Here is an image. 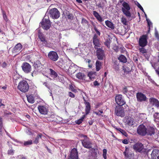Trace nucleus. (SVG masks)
<instances>
[{
	"mask_svg": "<svg viewBox=\"0 0 159 159\" xmlns=\"http://www.w3.org/2000/svg\"><path fill=\"white\" fill-rule=\"evenodd\" d=\"M103 157L104 159H107V149H104L103 150Z\"/></svg>",
	"mask_w": 159,
	"mask_h": 159,
	"instance_id": "8fccbe9b",
	"label": "nucleus"
},
{
	"mask_svg": "<svg viewBox=\"0 0 159 159\" xmlns=\"http://www.w3.org/2000/svg\"><path fill=\"white\" fill-rule=\"evenodd\" d=\"M66 68V70H68L69 72H70L71 74L74 73L76 71L77 66L75 64L71 63H69L68 66H69Z\"/></svg>",
	"mask_w": 159,
	"mask_h": 159,
	"instance_id": "f3484780",
	"label": "nucleus"
},
{
	"mask_svg": "<svg viewBox=\"0 0 159 159\" xmlns=\"http://www.w3.org/2000/svg\"><path fill=\"white\" fill-rule=\"evenodd\" d=\"M93 85L95 86H99L100 85V84L98 81L95 80L93 82Z\"/></svg>",
	"mask_w": 159,
	"mask_h": 159,
	"instance_id": "e2e57ef3",
	"label": "nucleus"
},
{
	"mask_svg": "<svg viewBox=\"0 0 159 159\" xmlns=\"http://www.w3.org/2000/svg\"><path fill=\"white\" fill-rule=\"evenodd\" d=\"M17 88L21 92L25 93L28 91L29 86L26 80H22L19 83Z\"/></svg>",
	"mask_w": 159,
	"mask_h": 159,
	"instance_id": "f03ea898",
	"label": "nucleus"
},
{
	"mask_svg": "<svg viewBox=\"0 0 159 159\" xmlns=\"http://www.w3.org/2000/svg\"><path fill=\"white\" fill-rule=\"evenodd\" d=\"M3 18L6 21H7V18L6 14L5 13H3Z\"/></svg>",
	"mask_w": 159,
	"mask_h": 159,
	"instance_id": "680f3d73",
	"label": "nucleus"
},
{
	"mask_svg": "<svg viewBox=\"0 0 159 159\" xmlns=\"http://www.w3.org/2000/svg\"><path fill=\"white\" fill-rule=\"evenodd\" d=\"M145 125L146 127V135L150 136L154 135L156 129V128L154 126H152L149 123L146 124Z\"/></svg>",
	"mask_w": 159,
	"mask_h": 159,
	"instance_id": "423d86ee",
	"label": "nucleus"
},
{
	"mask_svg": "<svg viewBox=\"0 0 159 159\" xmlns=\"http://www.w3.org/2000/svg\"><path fill=\"white\" fill-rule=\"evenodd\" d=\"M128 63L127 65H124L122 66V69L124 72L123 75L126 76V75L129 74V73L131 71V69L130 68V66L128 65Z\"/></svg>",
	"mask_w": 159,
	"mask_h": 159,
	"instance_id": "a211bd4d",
	"label": "nucleus"
},
{
	"mask_svg": "<svg viewBox=\"0 0 159 159\" xmlns=\"http://www.w3.org/2000/svg\"><path fill=\"white\" fill-rule=\"evenodd\" d=\"M81 23L83 25H85L86 24H88V21L85 19L83 18L81 21Z\"/></svg>",
	"mask_w": 159,
	"mask_h": 159,
	"instance_id": "603ef678",
	"label": "nucleus"
},
{
	"mask_svg": "<svg viewBox=\"0 0 159 159\" xmlns=\"http://www.w3.org/2000/svg\"><path fill=\"white\" fill-rule=\"evenodd\" d=\"M32 143V140H30L28 141L25 142L24 143V146H26L29 145H31Z\"/></svg>",
	"mask_w": 159,
	"mask_h": 159,
	"instance_id": "a18cd8bd",
	"label": "nucleus"
},
{
	"mask_svg": "<svg viewBox=\"0 0 159 159\" xmlns=\"http://www.w3.org/2000/svg\"><path fill=\"white\" fill-rule=\"evenodd\" d=\"M147 37V35H143L140 37L139 42L140 46L144 47L147 45L148 43Z\"/></svg>",
	"mask_w": 159,
	"mask_h": 159,
	"instance_id": "9d476101",
	"label": "nucleus"
},
{
	"mask_svg": "<svg viewBox=\"0 0 159 159\" xmlns=\"http://www.w3.org/2000/svg\"><path fill=\"white\" fill-rule=\"evenodd\" d=\"M104 44L108 48H109L110 47V42L109 40L107 39L104 42Z\"/></svg>",
	"mask_w": 159,
	"mask_h": 159,
	"instance_id": "3c124183",
	"label": "nucleus"
},
{
	"mask_svg": "<svg viewBox=\"0 0 159 159\" xmlns=\"http://www.w3.org/2000/svg\"><path fill=\"white\" fill-rule=\"evenodd\" d=\"M14 150L11 149H9L7 151V154L9 155H13L14 154Z\"/></svg>",
	"mask_w": 159,
	"mask_h": 159,
	"instance_id": "de8ad7c7",
	"label": "nucleus"
},
{
	"mask_svg": "<svg viewBox=\"0 0 159 159\" xmlns=\"http://www.w3.org/2000/svg\"><path fill=\"white\" fill-rule=\"evenodd\" d=\"M40 24L42 28L45 30H48L51 26V22L49 19L44 18Z\"/></svg>",
	"mask_w": 159,
	"mask_h": 159,
	"instance_id": "1a4fd4ad",
	"label": "nucleus"
},
{
	"mask_svg": "<svg viewBox=\"0 0 159 159\" xmlns=\"http://www.w3.org/2000/svg\"><path fill=\"white\" fill-rule=\"evenodd\" d=\"M93 14L97 20L99 22H102L103 20L101 16L96 11H93Z\"/></svg>",
	"mask_w": 159,
	"mask_h": 159,
	"instance_id": "cd10ccee",
	"label": "nucleus"
},
{
	"mask_svg": "<svg viewBox=\"0 0 159 159\" xmlns=\"http://www.w3.org/2000/svg\"><path fill=\"white\" fill-rule=\"evenodd\" d=\"M83 121V120H82L80 118L79 119V120L76 121H75V123L76 124L78 125H80V124H81L82 122Z\"/></svg>",
	"mask_w": 159,
	"mask_h": 159,
	"instance_id": "4d7b16f0",
	"label": "nucleus"
},
{
	"mask_svg": "<svg viewBox=\"0 0 159 159\" xmlns=\"http://www.w3.org/2000/svg\"><path fill=\"white\" fill-rule=\"evenodd\" d=\"M129 149L125 147V150L123 152L125 159H134V154L131 152L129 153Z\"/></svg>",
	"mask_w": 159,
	"mask_h": 159,
	"instance_id": "2eb2a0df",
	"label": "nucleus"
},
{
	"mask_svg": "<svg viewBox=\"0 0 159 159\" xmlns=\"http://www.w3.org/2000/svg\"><path fill=\"white\" fill-rule=\"evenodd\" d=\"M48 57L50 60L56 61L58 60L59 57L56 52L51 51L48 53Z\"/></svg>",
	"mask_w": 159,
	"mask_h": 159,
	"instance_id": "9b49d317",
	"label": "nucleus"
},
{
	"mask_svg": "<svg viewBox=\"0 0 159 159\" xmlns=\"http://www.w3.org/2000/svg\"><path fill=\"white\" fill-rule=\"evenodd\" d=\"M155 36L157 40L159 41V35L158 32L157 31L155 32Z\"/></svg>",
	"mask_w": 159,
	"mask_h": 159,
	"instance_id": "052dcab7",
	"label": "nucleus"
},
{
	"mask_svg": "<svg viewBox=\"0 0 159 159\" xmlns=\"http://www.w3.org/2000/svg\"><path fill=\"white\" fill-rule=\"evenodd\" d=\"M85 61L86 63H88V66L89 68H91L92 66V64H90V62H91V60L88 59H85Z\"/></svg>",
	"mask_w": 159,
	"mask_h": 159,
	"instance_id": "37998d69",
	"label": "nucleus"
},
{
	"mask_svg": "<svg viewBox=\"0 0 159 159\" xmlns=\"http://www.w3.org/2000/svg\"><path fill=\"white\" fill-rule=\"evenodd\" d=\"M145 16L146 17V20L147 21L148 25V33H149L150 30V27L151 26H152V22L147 18V15L145 14Z\"/></svg>",
	"mask_w": 159,
	"mask_h": 159,
	"instance_id": "58836bf2",
	"label": "nucleus"
},
{
	"mask_svg": "<svg viewBox=\"0 0 159 159\" xmlns=\"http://www.w3.org/2000/svg\"><path fill=\"white\" fill-rule=\"evenodd\" d=\"M133 148L136 152H140L143 149L144 146L142 143H138L133 146Z\"/></svg>",
	"mask_w": 159,
	"mask_h": 159,
	"instance_id": "dca6fc26",
	"label": "nucleus"
},
{
	"mask_svg": "<svg viewBox=\"0 0 159 159\" xmlns=\"http://www.w3.org/2000/svg\"><path fill=\"white\" fill-rule=\"evenodd\" d=\"M118 58L120 61L124 63H126L127 61L126 58L123 55H120Z\"/></svg>",
	"mask_w": 159,
	"mask_h": 159,
	"instance_id": "72a5a7b5",
	"label": "nucleus"
},
{
	"mask_svg": "<svg viewBox=\"0 0 159 159\" xmlns=\"http://www.w3.org/2000/svg\"><path fill=\"white\" fill-rule=\"evenodd\" d=\"M22 70L26 73H30L31 70V66L28 63L24 62L21 66Z\"/></svg>",
	"mask_w": 159,
	"mask_h": 159,
	"instance_id": "4468645a",
	"label": "nucleus"
},
{
	"mask_svg": "<svg viewBox=\"0 0 159 159\" xmlns=\"http://www.w3.org/2000/svg\"><path fill=\"white\" fill-rule=\"evenodd\" d=\"M84 103L85 105V111L86 115H88L90 113L91 110V105L90 103L84 100Z\"/></svg>",
	"mask_w": 159,
	"mask_h": 159,
	"instance_id": "b1692460",
	"label": "nucleus"
},
{
	"mask_svg": "<svg viewBox=\"0 0 159 159\" xmlns=\"http://www.w3.org/2000/svg\"><path fill=\"white\" fill-rule=\"evenodd\" d=\"M94 48L96 50V55L98 60H103L105 58L104 50L102 48H98L96 47H94Z\"/></svg>",
	"mask_w": 159,
	"mask_h": 159,
	"instance_id": "0eeeda50",
	"label": "nucleus"
},
{
	"mask_svg": "<svg viewBox=\"0 0 159 159\" xmlns=\"http://www.w3.org/2000/svg\"><path fill=\"white\" fill-rule=\"evenodd\" d=\"M149 101L151 105H155L157 108L159 107V101L157 99L154 98H151L149 99Z\"/></svg>",
	"mask_w": 159,
	"mask_h": 159,
	"instance_id": "5701e85b",
	"label": "nucleus"
},
{
	"mask_svg": "<svg viewBox=\"0 0 159 159\" xmlns=\"http://www.w3.org/2000/svg\"><path fill=\"white\" fill-rule=\"evenodd\" d=\"M154 117L156 119L159 118V113H155L154 115Z\"/></svg>",
	"mask_w": 159,
	"mask_h": 159,
	"instance_id": "bf43d9fd",
	"label": "nucleus"
},
{
	"mask_svg": "<svg viewBox=\"0 0 159 159\" xmlns=\"http://www.w3.org/2000/svg\"><path fill=\"white\" fill-rule=\"evenodd\" d=\"M151 156L152 159H159V150L157 149H153Z\"/></svg>",
	"mask_w": 159,
	"mask_h": 159,
	"instance_id": "4be33fe9",
	"label": "nucleus"
},
{
	"mask_svg": "<svg viewBox=\"0 0 159 159\" xmlns=\"http://www.w3.org/2000/svg\"><path fill=\"white\" fill-rule=\"evenodd\" d=\"M69 88L70 89L71 91L73 92H75L76 91V89L74 88L73 87L72 85H70V86Z\"/></svg>",
	"mask_w": 159,
	"mask_h": 159,
	"instance_id": "0e129e2a",
	"label": "nucleus"
},
{
	"mask_svg": "<svg viewBox=\"0 0 159 159\" xmlns=\"http://www.w3.org/2000/svg\"><path fill=\"white\" fill-rule=\"evenodd\" d=\"M113 68L116 71H119L120 70L119 63L117 61H114Z\"/></svg>",
	"mask_w": 159,
	"mask_h": 159,
	"instance_id": "7c9ffc66",
	"label": "nucleus"
},
{
	"mask_svg": "<svg viewBox=\"0 0 159 159\" xmlns=\"http://www.w3.org/2000/svg\"><path fill=\"white\" fill-rule=\"evenodd\" d=\"M93 14L97 20L99 22H102L103 20L101 16L96 11H93Z\"/></svg>",
	"mask_w": 159,
	"mask_h": 159,
	"instance_id": "c85d7f7f",
	"label": "nucleus"
},
{
	"mask_svg": "<svg viewBox=\"0 0 159 159\" xmlns=\"http://www.w3.org/2000/svg\"><path fill=\"white\" fill-rule=\"evenodd\" d=\"M48 13L50 17L54 19L58 18L60 16L59 11L56 8H53L50 10Z\"/></svg>",
	"mask_w": 159,
	"mask_h": 159,
	"instance_id": "39448f33",
	"label": "nucleus"
},
{
	"mask_svg": "<svg viewBox=\"0 0 159 159\" xmlns=\"http://www.w3.org/2000/svg\"><path fill=\"white\" fill-rule=\"evenodd\" d=\"M22 48V46L21 43H17L14 48L13 52L14 53H19Z\"/></svg>",
	"mask_w": 159,
	"mask_h": 159,
	"instance_id": "393cba45",
	"label": "nucleus"
},
{
	"mask_svg": "<svg viewBox=\"0 0 159 159\" xmlns=\"http://www.w3.org/2000/svg\"><path fill=\"white\" fill-rule=\"evenodd\" d=\"M102 66V63L99 61H97L96 62V70L97 71H99L101 69Z\"/></svg>",
	"mask_w": 159,
	"mask_h": 159,
	"instance_id": "c9c22d12",
	"label": "nucleus"
},
{
	"mask_svg": "<svg viewBox=\"0 0 159 159\" xmlns=\"http://www.w3.org/2000/svg\"><path fill=\"white\" fill-rule=\"evenodd\" d=\"M38 109L40 113L43 115L47 114L48 112V109L45 106H39Z\"/></svg>",
	"mask_w": 159,
	"mask_h": 159,
	"instance_id": "412c9836",
	"label": "nucleus"
},
{
	"mask_svg": "<svg viewBox=\"0 0 159 159\" xmlns=\"http://www.w3.org/2000/svg\"><path fill=\"white\" fill-rule=\"evenodd\" d=\"M98 6L99 8H103L104 7V5L103 3H99L98 5Z\"/></svg>",
	"mask_w": 159,
	"mask_h": 159,
	"instance_id": "69168bd1",
	"label": "nucleus"
},
{
	"mask_svg": "<svg viewBox=\"0 0 159 159\" xmlns=\"http://www.w3.org/2000/svg\"><path fill=\"white\" fill-rule=\"evenodd\" d=\"M122 142L123 143L125 144H128L129 143L128 140L127 139H125L123 140L122 141Z\"/></svg>",
	"mask_w": 159,
	"mask_h": 159,
	"instance_id": "774afa93",
	"label": "nucleus"
},
{
	"mask_svg": "<svg viewBox=\"0 0 159 159\" xmlns=\"http://www.w3.org/2000/svg\"><path fill=\"white\" fill-rule=\"evenodd\" d=\"M113 49L116 52H117L119 51V48L118 46L115 45L113 46Z\"/></svg>",
	"mask_w": 159,
	"mask_h": 159,
	"instance_id": "5fc2aeb1",
	"label": "nucleus"
},
{
	"mask_svg": "<svg viewBox=\"0 0 159 159\" xmlns=\"http://www.w3.org/2000/svg\"><path fill=\"white\" fill-rule=\"evenodd\" d=\"M106 25L111 30H113L115 28L114 25L111 21L107 20L105 21Z\"/></svg>",
	"mask_w": 159,
	"mask_h": 159,
	"instance_id": "c756f323",
	"label": "nucleus"
},
{
	"mask_svg": "<svg viewBox=\"0 0 159 159\" xmlns=\"http://www.w3.org/2000/svg\"><path fill=\"white\" fill-rule=\"evenodd\" d=\"M134 120L131 117H128L126 120V123L129 125L132 126L133 125V122Z\"/></svg>",
	"mask_w": 159,
	"mask_h": 159,
	"instance_id": "f704fd0d",
	"label": "nucleus"
},
{
	"mask_svg": "<svg viewBox=\"0 0 159 159\" xmlns=\"http://www.w3.org/2000/svg\"><path fill=\"white\" fill-rule=\"evenodd\" d=\"M117 129L124 136H127V133L124 130L120 128H117Z\"/></svg>",
	"mask_w": 159,
	"mask_h": 159,
	"instance_id": "79ce46f5",
	"label": "nucleus"
},
{
	"mask_svg": "<svg viewBox=\"0 0 159 159\" xmlns=\"http://www.w3.org/2000/svg\"><path fill=\"white\" fill-rule=\"evenodd\" d=\"M80 136L81 138H84V139L80 140L83 146L88 149L92 148V143L89 140V138L87 137V136L81 134L80 135Z\"/></svg>",
	"mask_w": 159,
	"mask_h": 159,
	"instance_id": "7ed1b4c3",
	"label": "nucleus"
},
{
	"mask_svg": "<svg viewBox=\"0 0 159 159\" xmlns=\"http://www.w3.org/2000/svg\"><path fill=\"white\" fill-rule=\"evenodd\" d=\"M42 134L41 133L38 134L37 136L33 141L34 143L37 144L39 142V139L42 138Z\"/></svg>",
	"mask_w": 159,
	"mask_h": 159,
	"instance_id": "2f4dec72",
	"label": "nucleus"
},
{
	"mask_svg": "<svg viewBox=\"0 0 159 159\" xmlns=\"http://www.w3.org/2000/svg\"><path fill=\"white\" fill-rule=\"evenodd\" d=\"M146 127L143 125H141L139 126L137 129L138 133L140 135L144 136L146 134Z\"/></svg>",
	"mask_w": 159,
	"mask_h": 159,
	"instance_id": "ddd939ff",
	"label": "nucleus"
},
{
	"mask_svg": "<svg viewBox=\"0 0 159 159\" xmlns=\"http://www.w3.org/2000/svg\"><path fill=\"white\" fill-rule=\"evenodd\" d=\"M122 106H116L115 108V114L117 116L123 117L125 115L124 108Z\"/></svg>",
	"mask_w": 159,
	"mask_h": 159,
	"instance_id": "6e6552de",
	"label": "nucleus"
},
{
	"mask_svg": "<svg viewBox=\"0 0 159 159\" xmlns=\"http://www.w3.org/2000/svg\"><path fill=\"white\" fill-rule=\"evenodd\" d=\"M69 96L71 98H74L75 95L71 92H69L68 93Z\"/></svg>",
	"mask_w": 159,
	"mask_h": 159,
	"instance_id": "338daca9",
	"label": "nucleus"
},
{
	"mask_svg": "<svg viewBox=\"0 0 159 159\" xmlns=\"http://www.w3.org/2000/svg\"><path fill=\"white\" fill-rule=\"evenodd\" d=\"M37 33V35L39 39L42 46L50 48L52 47V44L48 41L46 36L41 32L39 28H38L36 30Z\"/></svg>",
	"mask_w": 159,
	"mask_h": 159,
	"instance_id": "f257e3e1",
	"label": "nucleus"
},
{
	"mask_svg": "<svg viewBox=\"0 0 159 159\" xmlns=\"http://www.w3.org/2000/svg\"><path fill=\"white\" fill-rule=\"evenodd\" d=\"M122 6L123 7L121 8V10L123 13L127 17H130L131 13L129 11L130 7L129 5L126 2H124L122 3Z\"/></svg>",
	"mask_w": 159,
	"mask_h": 159,
	"instance_id": "20e7f679",
	"label": "nucleus"
},
{
	"mask_svg": "<svg viewBox=\"0 0 159 159\" xmlns=\"http://www.w3.org/2000/svg\"><path fill=\"white\" fill-rule=\"evenodd\" d=\"M28 102L30 103H33L34 102L33 95L32 94H30L26 96Z\"/></svg>",
	"mask_w": 159,
	"mask_h": 159,
	"instance_id": "473e14b6",
	"label": "nucleus"
},
{
	"mask_svg": "<svg viewBox=\"0 0 159 159\" xmlns=\"http://www.w3.org/2000/svg\"><path fill=\"white\" fill-rule=\"evenodd\" d=\"M116 103L119 106H123L125 104V102L122 98V96L120 94H117L115 97Z\"/></svg>",
	"mask_w": 159,
	"mask_h": 159,
	"instance_id": "f8f14e48",
	"label": "nucleus"
},
{
	"mask_svg": "<svg viewBox=\"0 0 159 159\" xmlns=\"http://www.w3.org/2000/svg\"><path fill=\"white\" fill-rule=\"evenodd\" d=\"M136 97L138 102L145 101L147 99L145 95L141 93H137L136 94Z\"/></svg>",
	"mask_w": 159,
	"mask_h": 159,
	"instance_id": "aec40b11",
	"label": "nucleus"
},
{
	"mask_svg": "<svg viewBox=\"0 0 159 159\" xmlns=\"http://www.w3.org/2000/svg\"><path fill=\"white\" fill-rule=\"evenodd\" d=\"M94 75L91 72H89L88 74V76L89 77L90 80H92V79H94Z\"/></svg>",
	"mask_w": 159,
	"mask_h": 159,
	"instance_id": "09e8293b",
	"label": "nucleus"
},
{
	"mask_svg": "<svg viewBox=\"0 0 159 159\" xmlns=\"http://www.w3.org/2000/svg\"><path fill=\"white\" fill-rule=\"evenodd\" d=\"M50 71V74L54 76L55 77H57V76L58 75L57 73L52 69L50 68L49 69Z\"/></svg>",
	"mask_w": 159,
	"mask_h": 159,
	"instance_id": "ea45409f",
	"label": "nucleus"
},
{
	"mask_svg": "<svg viewBox=\"0 0 159 159\" xmlns=\"http://www.w3.org/2000/svg\"><path fill=\"white\" fill-rule=\"evenodd\" d=\"M93 42L94 44L95 45L94 47L98 48V47H100L101 44L98 39L93 40Z\"/></svg>",
	"mask_w": 159,
	"mask_h": 159,
	"instance_id": "4c0bfd02",
	"label": "nucleus"
},
{
	"mask_svg": "<svg viewBox=\"0 0 159 159\" xmlns=\"http://www.w3.org/2000/svg\"><path fill=\"white\" fill-rule=\"evenodd\" d=\"M94 30L96 32L97 34L99 36H100V32L98 30L97 28L95 26L94 27Z\"/></svg>",
	"mask_w": 159,
	"mask_h": 159,
	"instance_id": "13d9d810",
	"label": "nucleus"
},
{
	"mask_svg": "<svg viewBox=\"0 0 159 159\" xmlns=\"http://www.w3.org/2000/svg\"><path fill=\"white\" fill-rule=\"evenodd\" d=\"M66 16L68 19L69 20H72L73 16L72 14H70L69 11L66 12Z\"/></svg>",
	"mask_w": 159,
	"mask_h": 159,
	"instance_id": "a19ab883",
	"label": "nucleus"
},
{
	"mask_svg": "<svg viewBox=\"0 0 159 159\" xmlns=\"http://www.w3.org/2000/svg\"><path fill=\"white\" fill-rule=\"evenodd\" d=\"M70 157L71 159H78V152L76 148H73L72 149Z\"/></svg>",
	"mask_w": 159,
	"mask_h": 159,
	"instance_id": "6ab92c4d",
	"label": "nucleus"
},
{
	"mask_svg": "<svg viewBox=\"0 0 159 159\" xmlns=\"http://www.w3.org/2000/svg\"><path fill=\"white\" fill-rule=\"evenodd\" d=\"M93 14L97 20L99 22H102L103 20L101 16L96 11H93Z\"/></svg>",
	"mask_w": 159,
	"mask_h": 159,
	"instance_id": "bb28decb",
	"label": "nucleus"
},
{
	"mask_svg": "<svg viewBox=\"0 0 159 159\" xmlns=\"http://www.w3.org/2000/svg\"><path fill=\"white\" fill-rule=\"evenodd\" d=\"M76 77L79 80H85L86 76L84 73L79 72L77 73L75 75Z\"/></svg>",
	"mask_w": 159,
	"mask_h": 159,
	"instance_id": "a878e982",
	"label": "nucleus"
},
{
	"mask_svg": "<svg viewBox=\"0 0 159 159\" xmlns=\"http://www.w3.org/2000/svg\"><path fill=\"white\" fill-rule=\"evenodd\" d=\"M34 66L35 68L39 70L41 66V64L39 61H37L34 62Z\"/></svg>",
	"mask_w": 159,
	"mask_h": 159,
	"instance_id": "e433bc0d",
	"label": "nucleus"
},
{
	"mask_svg": "<svg viewBox=\"0 0 159 159\" xmlns=\"http://www.w3.org/2000/svg\"><path fill=\"white\" fill-rule=\"evenodd\" d=\"M128 91V90L126 87H125L123 89L122 92L124 94H126L127 93Z\"/></svg>",
	"mask_w": 159,
	"mask_h": 159,
	"instance_id": "6e6d98bb",
	"label": "nucleus"
},
{
	"mask_svg": "<svg viewBox=\"0 0 159 159\" xmlns=\"http://www.w3.org/2000/svg\"><path fill=\"white\" fill-rule=\"evenodd\" d=\"M137 5V7L143 12H144V10L143 8V7L141 6L140 4L138 2H137L136 3H135Z\"/></svg>",
	"mask_w": 159,
	"mask_h": 159,
	"instance_id": "864d4df0",
	"label": "nucleus"
},
{
	"mask_svg": "<svg viewBox=\"0 0 159 159\" xmlns=\"http://www.w3.org/2000/svg\"><path fill=\"white\" fill-rule=\"evenodd\" d=\"M139 50L140 52L143 54L146 53L147 52L146 50L143 47L139 48Z\"/></svg>",
	"mask_w": 159,
	"mask_h": 159,
	"instance_id": "49530a36",
	"label": "nucleus"
},
{
	"mask_svg": "<svg viewBox=\"0 0 159 159\" xmlns=\"http://www.w3.org/2000/svg\"><path fill=\"white\" fill-rule=\"evenodd\" d=\"M121 22L122 24L125 25H127V21L126 19L124 17H122L121 18Z\"/></svg>",
	"mask_w": 159,
	"mask_h": 159,
	"instance_id": "c03bdc74",
	"label": "nucleus"
}]
</instances>
